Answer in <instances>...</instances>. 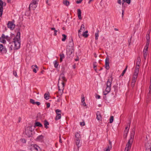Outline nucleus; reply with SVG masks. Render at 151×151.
<instances>
[{
	"label": "nucleus",
	"mask_w": 151,
	"mask_h": 151,
	"mask_svg": "<svg viewBox=\"0 0 151 151\" xmlns=\"http://www.w3.org/2000/svg\"><path fill=\"white\" fill-rule=\"evenodd\" d=\"M39 0H32L31 3L32 4H35L36 5L37 4V2Z\"/></svg>",
	"instance_id": "4c0bfd02"
},
{
	"label": "nucleus",
	"mask_w": 151,
	"mask_h": 151,
	"mask_svg": "<svg viewBox=\"0 0 151 151\" xmlns=\"http://www.w3.org/2000/svg\"><path fill=\"white\" fill-rule=\"evenodd\" d=\"M93 67H94V68L96 67V68L97 66V63L96 62H93Z\"/></svg>",
	"instance_id": "c03bdc74"
},
{
	"label": "nucleus",
	"mask_w": 151,
	"mask_h": 151,
	"mask_svg": "<svg viewBox=\"0 0 151 151\" xmlns=\"http://www.w3.org/2000/svg\"><path fill=\"white\" fill-rule=\"evenodd\" d=\"M112 78L108 80L106 83V88L104 91L103 92L104 94L105 95H107L110 91L111 87L112 82Z\"/></svg>",
	"instance_id": "20e7f679"
},
{
	"label": "nucleus",
	"mask_w": 151,
	"mask_h": 151,
	"mask_svg": "<svg viewBox=\"0 0 151 151\" xmlns=\"http://www.w3.org/2000/svg\"><path fill=\"white\" fill-rule=\"evenodd\" d=\"M114 120V117L113 116H112L111 117L110 119V121L109 122L110 123H112Z\"/></svg>",
	"instance_id": "ea45409f"
},
{
	"label": "nucleus",
	"mask_w": 151,
	"mask_h": 151,
	"mask_svg": "<svg viewBox=\"0 0 151 151\" xmlns=\"http://www.w3.org/2000/svg\"><path fill=\"white\" fill-rule=\"evenodd\" d=\"M25 133L26 135L29 137L32 136V128L29 127H27L25 130Z\"/></svg>",
	"instance_id": "6e6552de"
},
{
	"label": "nucleus",
	"mask_w": 151,
	"mask_h": 151,
	"mask_svg": "<svg viewBox=\"0 0 151 151\" xmlns=\"http://www.w3.org/2000/svg\"><path fill=\"white\" fill-rule=\"evenodd\" d=\"M125 72H126L125 70H124L123 71V72H122V73L121 74V76H123L124 75L125 73Z\"/></svg>",
	"instance_id": "603ef678"
},
{
	"label": "nucleus",
	"mask_w": 151,
	"mask_h": 151,
	"mask_svg": "<svg viewBox=\"0 0 151 151\" xmlns=\"http://www.w3.org/2000/svg\"><path fill=\"white\" fill-rule=\"evenodd\" d=\"M100 98V96L99 95H98L96 96V98L97 99H99Z\"/></svg>",
	"instance_id": "bf43d9fd"
},
{
	"label": "nucleus",
	"mask_w": 151,
	"mask_h": 151,
	"mask_svg": "<svg viewBox=\"0 0 151 151\" xmlns=\"http://www.w3.org/2000/svg\"><path fill=\"white\" fill-rule=\"evenodd\" d=\"M80 125L81 126H84L85 125V123L84 122H80Z\"/></svg>",
	"instance_id": "a18cd8bd"
},
{
	"label": "nucleus",
	"mask_w": 151,
	"mask_h": 151,
	"mask_svg": "<svg viewBox=\"0 0 151 151\" xmlns=\"http://www.w3.org/2000/svg\"><path fill=\"white\" fill-rule=\"evenodd\" d=\"M124 10H122V17H123L124 15Z\"/></svg>",
	"instance_id": "13d9d810"
},
{
	"label": "nucleus",
	"mask_w": 151,
	"mask_h": 151,
	"mask_svg": "<svg viewBox=\"0 0 151 151\" xmlns=\"http://www.w3.org/2000/svg\"><path fill=\"white\" fill-rule=\"evenodd\" d=\"M69 46L70 47H72L73 48V46H74V44L73 43V40L72 39H71V41L70 42H69Z\"/></svg>",
	"instance_id": "72a5a7b5"
},
{
	"label": "nucleus",
	"mask_w": 151,
	"mask_h": 151,
	"mask_svg": "<svg viewBox=\"0 0 151 151\" xmlns=\"http://www.w3.org/2000/svg\"><path fill=\"white\" fill-rule=\"evenodd\" d=\"M13 75L17 77V78L18 76V75H17V72L15 71H13Z\"/></svg>",
	"instance_id": "37998d69"
},
{
	"label": "nucleus",
	"mask_w": 151,
	"mask_h": 151,
	"mask_svg": "<svg viewBox=\"0 0 151 151\" xmlns=\"http://www.w3.org/2000/svg\"><path fill=\"white\" fill-rule=\"evenodd\" d=\"M20 32L17 33V35L13 39V43L14 45V48L16 49H18L19 48L20 46Z\"/></svg>",
	"instance_id": "f03ea898"
},
{
	"label": "nucleus",
	"mask_w": 151,
	"mask_h": 151,
	"mask_svg": "<svg viewBox=\"0 0 151 151\" xmlns=\"http://www.w3.org/2000/svg\"><path fill=\"white\" fill-rule=\"evenodd\" d=\"M34 67L37 68L38 67L36 65H32V68H34Z\"/></svg>",
	"instance_id": "5fc2aeb1"
},
{
	"label": "nucleus",
	"mask_w": 151,
	"mask_h": 151,
	"mask_svg": "<svg viewBox=\"0 0 151 151\" xmlns=\"http://www.w3.org/2000/svg\"><path fill=\"white\" fill-rule=\"evenodd\" d=\"M96 119L98 121H101L102 116L99 111H98L96 113Z\"/></svg>",
	"instance_id": "f3484780"
},
{
	"label": "nucleus",
	"mask_w": 151,
	"mask_h": 151,
	"mask_svg": "<svg viewBox=\"0 0 151 151\" xmlns=\"http://www.w3.org/2000/svg\"><path fill=\"white\" fill-rule=\"evenodd\" d=\"M78 36L80 38H81V37H82V35H81L80 33H78Z\"/></svg>",
	"instance_id": "e2e57ef3"
},
{
	"label": "nucleus",
	"mask_w": 151,
	"mask_h": 151,
	"mask_svg": "<svg viewBox=\"0 0 151 151\" xmlns=\"http://www.w3.org/2000/svg\"><path fill=\"white\" fill-rule=\"evenodd\" d=\"M143 57L145 60H146L147 57V54H143Z\"/></svg>",
	"instance_id": "8fccbe9b"
},
{
	"label": "nucleus",
	"mask_w": 151,
	"mask_h": 151,
	"mask_svg": "<svg viewBox=\"0 0 151 151\" xmlns=\"http://www.w3.org/2000/svg\"><path fill=\"white\" fill-rule=\"evenodd\" d=\"M99 30L98 29H97V32L95 34V39L96 40H97L98 39L99 37Z\"/></svg>",
	"instance_id": "a878e982"
},
{
	"label": "nucleus",
	"mask_w": 151,
	"mask_h": 151,
	"mask_svg": "<svg viewBox=\"0 0 151 151\" xmlns=\"http://www.w3.org/2000/svg\"><path fill=\"white\" fill-rule=\"evenodd\" d=\"M112 147L110 146V145H108L106 148H105L104 150V151H110V149H111Z\"/></svg>",
	"instance_id": "c85d7f7f"
},
{
	"label": "nucleus",
	"mask_w": 151,
	"mask_h": 151,
	"mask_svg": "<svg viewBox=\"0 0 151 151\" xmlns=\"http://www.w3.org/2000/svg\"><path fill=\"white\" fill-rule=\"evenodd\" d=\"M59 142L60 143H62V140H61V135H60V136H59Z\"/></svg>",
	"instance_id": "4d7b16f0"
},
{
	"label": "nucleus",
	"mask_w": 151,
	"mask_h": 151,
	"mask_svg": "<svg viewBox=\"0 0 151 151\" xmlns=\"http://www.w3.org/2000/svg\"><path fill=\"white\" fill-rule=\"evenodd\" d=\"M83 0H77L76 1V3L77 4H79L81 3Z\"/></svg>",
	"instance_id": "49530a36"
},
{
	"label": "nucleus",
	"mask_w": 151,
	"mask_h": 151,
	"mask_svg": "<svg viewBox=\"0 0 151 151\" xmlns=\"http://www.w3.org/2000/svg\"><path fill=\"white\" fill-rule=\"evenodd\" d=\"M134 134L135 132L134 130H133L131 134L130 138L127 144L125 149H127L128 150L130 149L133 141Z\"/></svg>",
	"instance_id": "7ed1b4c3"
},
{
	"label": "nucleus",
	"mask_w": 151,
	"mask_h": 151,
	"mask_svg": "<svg viewBox=\"0 0 151 151\" xmlns=\"http://www.w3.org/2000/svg\"><path fill=\"white\" fill-rule=\"evenodd\" d=\"M2 38L6 39L7 40H8V37L7 36H5L4 34H2L1 35Z\"/></svg>",
	"instance_id": "c9c22d12"
},
{
	"label": "nucleus",
	"mask_w": 151,
	"mask_h": 151,
	"mask_svg": "<svg viewBox=\"0 0 151 151\" xmlns=\"http://www.w3.org/2000/svg\"><path fill=\"white\" fill-rule=\"evenodd\" d=\"M33 71L35 72V73H37V71L36 70V68H33Z\"/></svg>",
	"instance_id": "680f3d73"
},
{
	"label": "nucleus",
	"mask_w": 151,
	"mask_h": 151,
	"mask_svg": "<svg viewBox=\"0 0 151 151\" xmlns=\"http://www.w3.org/2000/svg\"><path fill=\"white\" fill-rule=\"evenodd\" d=\"M139 71H137V70H134V72L132 77V82L131 83V86L132 87H134V86L135 83L137 78V76L139 73Z\"/></svg>",
	"instance_id": "39448f33"
},
{
	"label": "nucleus",
	"mask_w": 151,
	"mask_h": 151,
	"mask_svg": "<svg viewBox=\"0 0 151 151\" xmlns=\"http://www.w3.org/2000/svg\"><path fill=\"white\" fill-rule=\"evenodd\" d=\"M131 0H122V6H124V3L126 2L128 4H130L131 2Z\"/></svg>",
	"instance_id": "412c9836"
},
{
	"label": "nucleus",
	"mask_w": 151,
	"mask_h": 151,
	"mask_svg": "<svg viewBox=\"0 0 151 151\" xmlns=\"http://www.w3.org/2000/svg\"><path fill=\"white\" fill-rule=\"evenodd\" d=\"M81 137L80 134L78 133H76V145L78 146V150L79 148L81 146V144L80 143V140Z\"/></svg>",
	"instance_id": "423d86ee"
},
{
	"label": "nucleus",
	"mask_w": 151,
	"mask_h": 151,
	"mask_svg": "<svg viewBox=\"0 0 151 151\" xmlns=\"http://www.w3.org/2000/svg\"><path fill=\"white\" fill-rule=\"evenodd\" d=\"M35 104H36L37 106H39L40 104V103L38 101L35 102Z\"/></svg>",
	"instance_id": "3c124183"
},
{
	"label": "nucleus",
	"mask_w": 151,
	"mask_h": 151,
	"mask_svg": "<svg viewBox=\"0 0 151 151\" xmlns=\"http://www.w3.org/2000/svg\"><path fill=\"white\" fill-rule=\"evenodd\" d=\"M0 52L2 53H5L6 52V48L4 47L3 45L1 44H0Z\"/></svg>",
	"instance_id": "ddd939ff"
},
{
	"label": "nucleus",
	"mask_w": 151,
	"mask_h": 151,
	"mask_svg": "<svg viewBox=\"0 0 151 151\" xmlns=\"http://www.w3.org/2000/svg\"><path fill=\"white\" fill-rule=\"evenodd\" d=\"M81 13L82 12L81 10L79 9H78L77 11V14L78 18L80 20H81L82 19Z\"/></svg>",
	"instance_id": "dca6fc26"
},
{
	"label": "nucleus",
	"mask_w": 151,
	"mask_h": 151,
	"mask_svg": "<svg viewBox=\"0 0 151 151\" xmlns=\"http://www.w3.org/2000/svg\"><path fill=\"white\" fill-rule=\"evenodd\" d=\"M66 81L67 79L64 74H61L58 80V92L57 97H58L59 96H61L62 95L65 86L64 82Z\"/></svg>",
	"instance_id": "f257e3e1"
},
{
	"label": "nucleus",
	"mask_w": 151,
	"mask_h": 151,
	"mask_svg": "<svg viewBox=\"0 0 151 151\" xmlns=\"http://www.w3.org/2000/svg\"><path fill=\"white\" fill-rule=\"evenodd\" d=\"M105 67L107 70H108L109 68V59L106 58L105 60Z\"/></svg>",
	"instance_id": "2eb2a0df"
},
{
	"label": "nucleus",
	"mask_w": 151,
	"mask_h": 151,
	"mask_svg": "<svg viewBox=\"0 0 151 151\" xmlns=\"http://www.w3.org/2000/svg\"><path fill=\"white\" fill-rule=\"evenodd\" d=\"M62 36L63 37V38L62 39V41L63 42L65 41L67 38V36L65 34H63Z\"/></svg>",
	"instance_id": "7c9ffc66"
},
{
	"label": "nucleus",
	"mask_w": 151,
	"mask_h": 151,
	"mask_svg": "<svg viewBox=\"0 0 151 151\" xmlns=\"http://www.w3.org/2000/svg\"><path fill=\"white\" fill-rule=\"evenodd\" d=\"M73 51V48L72 47H69L67 49V52L69 55H71Z\"/></svg>",
	"instance_id": "4468645a"
},
{
	"label": "nucleus",
	"mask_w": 151,
	"mask_h": 151,
	"mask_svg": "<svg viewBox=\"0 0 151 151\" xmlns=\"http://www.w3.org/2000/svg\"><path fill=\"white\" fill-rule=\"evenodd\" d=\"M63 4L66 6H68L69 5V2L67 0H63Z\"/></svg>",
	"instance_id": "4be33fe9"
},
{
	"label": "nucleus",
	"mask_w": 151,
	"mask_h": 151,
	"mask_svg": "<svg viewBox=\"0 0 151 151\" xmlns=\"http://www.w3.org/2000/svg\"><path fill=\"white\" fill-rule=\"evenodd\" d=\"M51 29L52 30L54 31L55 30V28L54 27L51 28Z\"/></svg>",
	"instance_id": "338daca9"
},
{
	"label": "nucleus",
	"mask_w": 151,
	"mask_h": 151,
	"mask_svg": "<svg viewBox=\"0 0 151 151\" xmlns=\"http://www.w3.org/2000/svg\"><path fill=\"white\" fill-rule=\"evenodd\" d=\"M82 104H83V105L84 106H86V104L85 103V102H84Z\"/></svg>",
	"instance_id": "69168bd1"
},
{
	"label": "nucleus",
	"mask_w": 151,
	"mask_h": 151,
	"mask_svg": "<svg viewBox=\"0 0 151 151\" xmlns=\"http://www.w3.org/2000/svg\"><path fill=\"white\" fill-rule=\"evenodd\" d=\"M149 45H145L143 51V54H147V50Z\"/></svg>",
	"instance_id": "6ab92c4d"
},
{
	"label": "nucleus",
	"mask_w": 151,
	"mask_h": 151,
	"mask_svg": "<svg viewBox=\"0 0 151 151\" xmlns=\"http://www.w3.org/2000/svg\"><path fill=\"white\" fill-rule=\"evenodd\" d=\"M6 5V3H4L2 0H0V17L2 15L3 8V6H5Z\"/></svg>",
	"instance_id": "1a4fd4ad"
},
{
	"label": "nucleus",
	"mask_w": 151,
	"mask_h": 151,
	"mask_svg": "<svg viewBox=\"0 0 151 151\" xmlns=\"http://www.w3.org/2000/svg\"><path fill=\"white\" fill-rule=\"evenodd\" d=\"M35 126L37 127H42V124L39 122H36L35 123Z\"/></svg>",
	"instance_id": "b1692460"
},
{
	"label": "nucleus",
	"mask_w": 151,
	"mask_h": 151,
	"mask_svg": "<svg viewBox=\"0 0 151 151\" xmlns=\"http://www.w3.org/2000/svg\"><path fill=\"white\" fill-rule=\"evenodd\" d=\"M49 96V94L46 93H45L44 95V98L46 100H48V97Z\"/></svg>",
	"instance_id": "f704fd0d"
},
{
	"label": "nucleus",
	"mask_w": 151,
	"mask_h": 151,
	"mask_svg": "<svg viewBox=\"0 0 151 151\" xmlns=\"http://www.w3.org/2000/svg\"><path fill=\"white\" fill-rule=\"evenodd\" d=\"M54 66L55 68H57L58 66V62H57L56 60H55L54 62Z\"/></svg>",
	"instance_id": "473e14b6"
},
{
	"label": "nucleus",
	"mask_w": 151,
	"mask_h": 151,
	"mask_svg": "<svg viewBox=\"0 0 151 151\" xmlns=\"http://www.w3.org/2000/svg\"><path fill=\"white\" fill-rule=\"evenodd\" d=\"M58 32V31L57 30H54V33L53 34L54 36H56L57 35V32Z\"/></svg>",
	"instance_id": "09e8293b"
},
{
	"label": "nucleus",
	"mask_w": 151,
	"mask_h": 151,
	"mask_svg": "<svg viewBox=\"0 0 151 151\" xmlns=\"http://www.w3.org/2000/svg\"><path fill=\"white\" fill-rule=\"evenodd\" d=\"M140 63V62H136V66L135 70H137L139 71V64Z\"/></svg>",
	"instance_id": "5701e85b"
},
{
	"label": "nucleus",
	"mask_w": 151,
	"mask_h": 151,
	"mask_svg": "<svg viewBox=\"0 0 151 151\" xmlns=\"http://www.w3.org/2000/svg\"><path fill=\"white\" fill-rule=\"evenodd\" d=\"M118 3L119 4H121V0H118Z\"/></svg>",
	"instance_id": "0e129e2a"
},
{
	"label": "nucleus",
	"mask_w": 151,
	"mask_h": 151,
	"mask_svg": "<svg viewBox=\"0 0 151 151\" xmlns=\"http://www.w3.org/2000/svg\"><path fill=\"white\" fill-rule=\"evenodd\" d=\"M60 62H61L62 61L63 59L65 58V55L63 53L62 54H60Z\"/></svg>",
	"instance_id": "bb28decb"
},
{
	"label": "nucleus",
	"mask_w": 151,
	"mask_h": 151,
	"mask_svg": "<svg viewBox=\"0 0 151 151\" xmlns=\"http://www.w3.org/2000/svg\"><path fill=\"white\" fill-rule=\"evenodd\" d=\"M55 112L57 115L55 117V119L56 120L60 119L61 118V110L58 109L56 110Z\"/></svg>",
	"instance_id": "9d476101"
},
{
	"label": "nucleus",
	"mask_w": 151,
	"mask_h": 151,
	"mask_svg": "<svg viewBox=\"0 0 151 151\" xmlns=\"http://www.w3.org/2000/svg\"><path fill=\"white\" fill-rule=\"evenodd\" d=\"M82 28H84V25L83 24H82L81 26V29H82Z\"/></svg>",
	"instance_id": "6e6d98bb"
},
{
	"label": "nucleus",
	"mask_w": 151,
	"mask_h": 151,
	"mask_svg": "<svg viewBox=\"0 0 151 151\" xmlns=\"http://www.w3.org/2000/svg\"><path fill=\"white\" fill-rule=\"evenodd\" d=\"M130 122L128 123L127 124V126L126 127L125 129L124 130L127 131V132H128L129 129V127H130Z\"/></svg>",
	"instance_id": "c756f323"
},
{
	"label": "nucleus",
	"mask_w": 151,
	"mask_h": 151,
	"mask_svg": "<svg viewBox=\"0 0 151 151\" xmlns=\"http://www.w3.org/2000/svg\"><path fill=\"white\" fill-rule=\"evenodd\" d=\"M93 0H89V1H88V3L89 4H90V3H91V1H93Z\"/></svg>",
	"instance_id": "774afa93"
},
{
	"label": "nucleus",
	"mask_w": 151,
	"mask_h": 151,
	"mask_svg": "<svg viewBox=\"0 0 151 151\" xmlns=\"http://www.w3.org/2000/svg\"><path fill=\"white\" fill-rule=\"evenodd\" d=\"M30 102L33 104H35V101L33 99H30Z\"/></svg>",
	"instance_id": "58836bf2"
},
{
	"label": "nucleus",
	"mask_w": 151,
	"mask_h": 151,
	"mask_svg": "<svg viewBox=\"0 0 151 151\" xmlns=\"http://www.w3.org/2000/svg\"><path fill=\"white\" fill-rule=\"evenodd\" d=\"M141 58L140 57H138L137 60V62H141Z\"/></svg>",
	"instance_id": "de8ad7c7"
},
{
	"label": "nucleus",
	"mask_w": 151,
	"mask_h": 151,
	"mask_svg": "<svg viewBox=\"0 0 151 151\" xmlns=\"http://www.w3.org/2000/svg\"><path fill=\"white\" fill-rule=\"evenodd\" d=\"M20 140L22 143H25L26 142V140L24 139H20Z\"/></svg>",
	"instance_id": "79ce46f5"
},
{
	"label": "nucleus",
	"mask_w": 151,
	"mask_h": 151,
	"mask_svg": "<svg viewBox=\"0 0 151 151\" xmlns=\"http://www.w3.org/2000/svg\"><path fill=\"white\" fill-rule=\"evenodd\" d=\"M88 32V31H86L85 32H83V33L82 34V36L84 37H87L88 36V35L87 34V33Z\"/></svg>",
	"instance_id": "cd10ccee"
},
{
	"label": "nucleus",
	"mask_w": 151,
	"mask_h": 151,
	"mask_svg": "<svg viewBox=\"0 0 151 151\" xmlns=\"http://www.w3.org/2000/svg\"><path fill=\"white\" fill-rule=\"evenodd\" d=\"M109 145H110V146H112L111 142L110 140H109Z\"/></svg>",
	"instance_id": "052dcab7"
},
{
	"label": "nucleus",
	"mask_w": 151,
	"mask_h": 151,
	"mask_svg": "<svg viewBox=\"0 0 151 151\" xmlns=\"http://www.w3.org/2000/svg\"><path fill=\"white\" fill-rule=\"evenodd\" d=\"M7 27L11 30H13L15 27V25L12 22L9 21L7 24Z\"/></svg>",
	"instance_id": "9b49d317"
},
{
	"label": "nucleus",
	"mask_w": 151,
	"mask_h": 151,
	"mask_svg": "<svg viewBox=\"0 0 151 151\" xmlns=\"http://www.w3.org/2000/svg\"><path fill=\"white\" fill-rule=\"evenodd\" d=\"M30 150L31 151H40V148L36 144L31 145Z\"/></svg>",
	"instance_id": "0eeeda50"
},
{
	"label": "nucleus",
	"mask_w": 151,
	"mask_h": 151,
	"mask_svg": "<svg viewBox=\"0 0 151 151\" xmlns=\"http://www.w3.org/2000/svg\"><path fill=\"white\" fill-rule=\"evenodd\" d=\"M128 133V132H127V131L124 130V137L125 138H127Z\"/></svg>",
	"instance_id": "2f4dec72"
},
{
	"label": "nucleus",
	"mask_w": 151,
	"mask_h": 151,
	"mask_svg": "<svg viewBox=\"0 0 151 151\" xmlns=\"http://www.w3.org/2000/svg\"><path fill=\"white\" fill-rule=\"evenodd\" d=\"M43 139V136L41 135L39 136L36 138V140L37 141L42 142V141Z\"/></svg>",
	"instance_id": "a211bd4d"
},
{
	"label": "nucleus",
	"mask_w": 151,
	"mask_h": 151,
	"mask_svg": "<svg viewBox=\"0 0 151 151\" xmlns=\"http://www.w3.org/2000/svg\"><path fill=\"white\" fill-rule=\"evenodd\" d=\"M37 6V5L35 4L30 3L29 6V8L30 9L31 8H32L33 9H35L36 8Z\"/></svg>",
	"instance_id": "aec40b11"
},
{
	"label": "nucleus",
	"mask_w": 151,
	"mask_h": 151,
	"mask_svg": "<svg viewBox=\"0 0 151 151\" xmlns=\"http://www.w3.org/2000/svg\"><path fill=\"white\" fill-rule=\"evenodd\" d=\"M85 99L84 96L83 95H82V100H81V102L82 104L83 103L85 102Z\"/></svg>",
	"instance_id": "a19ab883"
},
{
	"label": "nucleus",
	"mask_w": 151,
	"mask_h": 151,
	"mask_svg": "<svg viewBox=\"0 0 151 151\" xmlns=\"http://www.w3.org/2000/svg\"><path fill=\"white\" fill-rule=\"evenodd\" d=\"M150 30H149L148 32L147 35H146V37L147 40V42L146 45H149V43H150Z\"/></svg>",
	"instance_id": "f8f14e48"
},
{
	"label": "nucleus",
	"mask_w": 151,
	"mask_h": 151,
	"mask_svg": "<svg viewBox=\"0 0 151 151\" xmlns=\"http://www.w3.org/2000/svg\"><path fill=\"white\" fill-rule=\"evenodd\" d=\"M49 124V122L47 120H45L44 121V125L46 129H47L48 128V127L47 126V125H48Z\"/></svg>",
	"instance_id": "393cba45"
},
{
	"label": "nucleus",
	"mask_w": 151,
	"mask_h": 151,
	"mask_svg": "<svg viewBox=\"0 0 151 151\" xmlns=\"http://www.w3.org/2000/svg\"><path fill=\"white\" fill-rule=\"evenodd\" d=\"M50 103H47V108H49L50 107Z\"/></svg>",
	"instance_id": "864d4df0"
},
{
	"label": "nucleus",
	"mask_w": 151,
	"mask_h": 151,
	"mask_svg": "<svg viewBox=\"0 0 151 151\" xmlns=\"http://www.w3.org/2000/svg\"><path fill=\"white\" fill-rule=\"evenodd\" d=\"M4 38H2V37L0 38V41L3 43H5L6 42V40L4 39Z\"/></svg>",
	"instance_id": "e433bc0d"
}]
</instances>
